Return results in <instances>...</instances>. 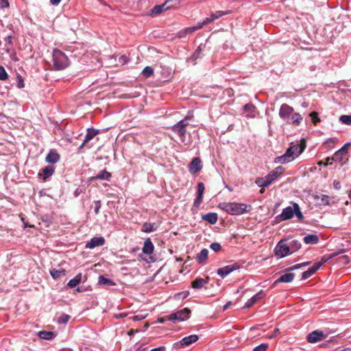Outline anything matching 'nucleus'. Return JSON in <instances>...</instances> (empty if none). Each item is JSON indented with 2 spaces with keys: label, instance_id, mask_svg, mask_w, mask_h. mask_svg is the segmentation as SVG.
<instances>
[{
  "label": "nucleus",
  "instance_id": "34",
  "mask_svg": "<svg viewBox=\"0 0 351 351\" xmlns=\"http://www.w3.org/2000/svg\"><path fill=\"white\" fill-rule=\"evenodd\" d=\"M38 335L40 339L45 340H51L55 337L53 332L45 330L40 331Z\"/></svg>",
  "mask_w": 351,
  "mask_h": 351
},
{
  "label": "nucleus",
  "instance_id": "8",
  "mask_svg": "<svg viewBox=\"0 0 351 351\" xmlns=\"http://www.w3.org/2000/svg\"><path fill=\"white\" fill-rule=\"evenodd\" d=\"M240 268V265L238 263H233L225 267L219 268L217 271V275L221 278H224L231 272L237 270Z\"/></svg>",
  "mask_w": 351,
  "mask_h": 351
},
{
  "label": "nucleus",
  "instance_id": "5",
  "mask_svg": "<svg viewBox=\"0 0 351 351\" xmlns=\"http://www.w3.org/2000/svg\"><path fill=\"white\" fill-rule=\"evenodd\" d=\"M190 119L191 117L189 115L186 116L183 119L173 125L171 128V130L176 133L180 138L184 137L186 133V128L189 125V120Z\"/></svg>",
  "mask_w": 351,
  "mask_h": 351
},
{
  "label": "nucleus",
  "instance_id": "48",
  "mask_svg": "<svg viewBox=\"0 0 351 351\" xmlns=\"http://www.w3.org/2000/svg\"><path fill=\"white\" fill-rule=\"evenodd\" d=\"M309 264H310V262H304V263H300V264H297V265H295L293 267L289 268L287 269V271H292V270H294V269H297L301 268L302 267L308 265Z\"/></svg>",
  "mask_w": 351,
  "mask_h": 351
},
{
  "label": "nucleus",
  "instance_id": "36",
  "mask_svg": "<svg viewBox=\"0 0 351 351\" xmlns=\"http://www.w3.org/2000/svg\"><path fill=\"white\" fill-rule=\"evenodd\" d=\"M98 282L100 285L112 286L114 285L115 283L110 279L104 277V276H99Z\"/></svg>",
  "mask_w": 351,
  "mask_h": 351
},
{
  "label": "nucleus",
  "instance_id": "11",
  "mask_svg": "<svg viewBox=\"0 0 351 351\" xmlns=\"http://www.w3.org/2000/svg\"><path fill=\"white\" fill-rule=\"evenodd\" d=\"M350 143H346L342 147L337 150L332 157V160L335 162H341L348 153V147Z\"/></svg>",
  "mask_w": 351,
  "mask_h": 351
},
{
  "label": "nucleus",
  "instance_id": "50",
  "mask_svg": "<svg viewBox=\"0 0 351 351\" xmlns=\"http://www.w3.org/2000/svg\"><path fill=\"white\" fill-rule=\"evenodd\" d=\"M205 187L203 182L198 183L197 185V194L199 195V196H203V193L204 191Z\"/></svg>",
  "mask_w": 351,
  "mask_h": 351
},
{
  "label": "nucleus",
  "instance_id": "15",
  "mask_svg": "<svg viewBox=\"0 0 351 351\" xmlns=\"http://www.w3.org/2000/svg\"><path fill=\"white\" fill-rule=\"evenodd\" d=\"M202 168V161L199 158H194L189 165V171L191 173L195 174Z\"/></svg>",
  "mask_w": 351,
  "mask_h": 351
},
{
  "label": "nucleus",
  "instance_id": "37",
  "mask_svg": "<svg viewBox=\"0 0 351 351\" xmlns=\"http://www.w3.org/2000/svg\"><path fill=\"white\" fill-rule=\"evenodd\" d=\"M205 25H203V21L198 23V24L195 26L189 27H186V32L188 33V34H191L193 33L194 32L202 29Z\"/></svg>",
  "mask_w": 351,
  "mask_h": 351
},
{
  "label": "nucleus",
  "instance_id": "29",
  "mask_svg": "<svg viewBox=\"0 0 351 351\" xmlns=\"http://www.w3.org/2000/svg\"><path fill=\"white\" fill-rule=\"evenodd\" d=\"M168 2L169 1H166L163 4L155 5L154 8L152 10V13L158 14L165 10H168L169 8V6L167 5Z\"/></svg>",
  "mask_w": 351,
  "mask_h": 351
},
{
  "label": "nucleus",
  "instance_id": "20",
  "mask_svg": "<svg viewBox=\"0 0 351 351\" xmlns=\"http://www.w3.org/2000/svg\"><path fill=\"white\" fill-rule=\"evenodd\" d=\"M143 252L144 254H151L153 253V251H154V245L151 241V239L149 238V239H147L145 241H144V244H143Z\"/></svg>",
  "mask_w": 351,
  "mask_h": 351
},
{
  "label": "nucleus",
  "instance_id": "14",
  "mask_svg": "<svg viewBox=\"0 0 351 351\" xmlns=\"http://www.w3.org/2000/svg\"><path fill=\"white\" fill-rule=\"evenodd\" d=\"M325 335L322 331L314 330L309 333L307 336V340L309 343H316L325 338Z\"/></svg>",
  "mask_w": 351,
  "mask_h": 351
},
{
  "label": "nucleus",
  "instance_id": "21",
  "mask_svg": "<svg viewBox=\"0 0 351 351\" xmlns=\"http://www.w3.org/2000/svg\"><path fill=\"white\" fill-rule=\"evenodd\" d=\"M295 277V274L288 272L283 275H282L278 280H276L274 284H277L278 282H291L293 280Z\"/></svg>",
  "mask_w": 351,
  "mask_h": 351
},
{
  "label": "nucleus",
  "instance_id": "41",
  "mask_svg": "<svg viewBox=\"0 0 351 351\" xmlns=\"http://www.w3.org/2000/svg\"><path fill=\"white\" fill-rule=\"evenodd\" d=\"M293 206L295 208V213H294V215L296 216L298 221H302L304 218V216L300 211V208L297 203H293Z\"/></svg>",
  "mask_w": 351,
  "mask_h": 351
},
{
  "label": "nucleus",
  "instance_id": "38",
  "mask_svg": "<svg viewBox=\"0 0 351 351\" xmlns=\"http://www.w3.org/2000/svg\"><path fill=\"white\" fill-rule=\"evenodd\" d=\"M202 53V49L201 47L199 46L190 58L191 60H193L194 64H196L195 60L201 57Z\"/></svg>",
  "mask_w": 351,
  "mask_h": 351
},
{
  "label": "nucleus",
  "instance_id": "2",
  "mask_svg": "<svg viewBox=\"0 0 351 351\" xmlns=\"http://www.w3.org/2000/svg\"><path fill=\"white\" fill-rule=\"evenodd\" d=\"M218 207L232 215H242L251 209L250 205L237 202H221Z\"/></svg>",
  "mask_w": 351,
  "mask_h": 351
},
{
  "label": "nucleus",
  "instance_id": "49",
  "mask_svg": "<svg viewBox=\"0 0 351 351\" xmlns=\"http://www.w3.org/2000/svg\"><path fill=\"white\" fill-rule=\"evenodd\" d=\"M268 348V344L267 343H261L257 346H256L253 351H266Z\"/></svg>",
  "mask_w": 351,
  "mask_h": 351
},
{
  "label": "nucleus",
  "instance_id": "30",
  "mask_svg": "<svg viewBox=\"0 0 351 351\" xmlns=\"http://www.w3.org/2000/svg\"><path fill=\"white\" fill-rule=\"evenodd\" d=\"M316 199L318 200V204L320 206H328L331 204L330 202V198L326 195H321L320 196H317Z\"/></svg>",
  "mask_w": 351,
  "mask_h": 351
},
{
  "label": "nucleus",
  "instance_id": "53",
  "mask_svg": "<svg viewBox=\"0 0 351 351\" xmlns=\"http://www.w3.org/2000/svg\"><path fill=\"white\" fill-rule=\"evenodd\" d=\"M346 252V250L345 249H341L338 252H333V253H331L329 254V258H332L339 254H343Z\"/></svg>",
  "mask_w": 351,
  "mask_h": 351
},
{
  "label": "nucleus",
  "instance_id": "12",
  "mask_svg": "<svg viewBox=\"0 0 351 351\" xmlns=\"http://www.w3.org/2000/svg\"><path fill=\"white\" fill-rule=\"evenodd\" d=\"M295 213V208L293 206H287L283 208L282 213L278 216L282 221H286L291 219Z\"/></svg>",
  "mask_w": 351,
  "mask_h": 351
},
{
  "label": "nucleus",
  "instance_id": "42",
  "mask_svg": "<svg viewBox=\"0 0 351 351\" xmlns=\"http://www.w3.org/2000/svg\"><path fill=\"white\" fill-rule=\"evenodd\" d=\"M64 274V269L58 270V269H53L50 271V274L54 279L59 278L61 276V274Z\"/></svg>",
  "mask_w": 351,
  "mask_h": 351
},
{
  "label": "nucleus",
  "instance_id": "3",
  "mask_svg": "<svg viewBox=\"0 0 351 351\" xmlns=\"http://www.w3.org/2000/svg\"><path fill=\"white\" fill-rule=\"evenodd\" d=\"M284 171L283 167H278L274 171H271L264 178H258L256 180L255 183L261 188L269 186L278 176H280Z\"/></svg>",
  "mask_w": 351,
  "mask_h": 351
},
{
  "label": "nucleus",
  "instance_id": "51",
  "mask_svg": "<svg viewBox=\"0 0 351 351\" xmlns=\"http://www.w3.org/2000/svg\"><path fill=\"white\" fill-rule=\"evenodd\" d=\"M17 87L19 88H22L25 86L23 79L21 75H18L17 77Z\"/></svg>",
  "mask_w": 351,
  "mask_h": 351
},
{
  "label": "nucleus",
  "instance_id": "10",
  "mask_svg": "<svg viewBox=\"0 0 351 351\" xmlns=\"http://www.w3.org/2000/svg\"><path fill=\"white\" fill-rule=\"evenodd\" d=\"M293 112V108L291 106L286 104H283L281 105L279 110V117L289 123L290 116Z\"/></svg>",
  "mask_w": 351,
  "mask_h": 351
},
{
  "label": "nucleus",
  "instance_id": "31",
  "mask_svg": "<svg viewBox=\"0 0 351 351\" xmlns=\"http://www.w3.org/2000/svg\"><path fill=\"white\" fill-rule=\"evenodd\" d=\"M289 250L291 252V254L298 251L299 249H300L302 245L300 242L298 240H293L289 242L288 244Z\"/></svg>",
  "mask_w": 351,
  "mask_h": 351
},
{
  "label": "nucleus",
  "instance_id": "28",
  "mask_svg": "<svg viewBox=\"0 0 351 351\" xmlns=\"http://www.w3.org/2000/svg\"><path fill=\"white\" fill-rule=\"evenodd\" d=\"M303 241L306 244L313 245L318 243L319 237L317 234H308L304 237Z\"/></svg>",
  "mask_w": 351,
  "mask_h": 351
},
{
  "label": "nucleus",
  "instance_id": "22",
  "mask_svg": "<svg viewBox=\"0 0 351 351\" xmlns=\"http://www.w3.org/2000/svg\"><path fill=\"white\" fill-rule=\"evenodd\" d=\"M263 294V291H261L254 295H253L250 299H249L245 304L243 308H247L251 307L254 304H255L258 300L261 298Z\"/></svg>",
  "mask_w": 351,
  "mask_h": 351
},
{
  "label": "nucleus",
  "instance_id": "44",
  "mask_svg": "<svg viewBox=\"0 0 351 351\" xmlns=\"http://www.w3.org/2000/svg\"><path fill=\"white\" fill-rule=\"evenodd\" d=\"M310 117L313 123L316 125L317 123L320 122V119L318 117V114L316 112H313L309 114Z\"/></svg>",
  "mask_w": 351,
  "mask_h": 351
},
{
  "label": "nucleus",
  "instance_id": "33",
  "mask_svg": "<svg viewBox=\"0 0 351 351\" xmlns=\"http://www.w3.org/2000/svg\"><path fill=\"white\" fill-rule=\"evenodd\" d=\"M158 226L156 223H145L143 225L142 230L145 232H154L157 229Z\"/></svg>",
  "mask_w": 351,
  "mask_h": 351
},
{
  "label": "nucleus",
  "instance_id": "1",
  "mask_svg": "<svg viewBox=\"0 0 351 351\" xmlns=\"http://www.w3.org/2000/svg\"><path fill=\"white\" fill-rule=\"evenodd\" d=\"M305 148L306 143L303 140L295 144L291 143L283 155L275 158V162L280 164L289 162L298 157Z\"/></svg>",
  "mask_w": 351,
  "mask_h": 351
},
{
  "label": "nucleus",
  "instance_id": "43",
  "mask_svg": "<svg viewBox=\"0 0 351 351\" xmlns=\"http://www.w3.org/2000/svg\"><path fill=\"white\" fill-rule=\"evenodd\" d=\"M142 74L145 77H149L150 76H152L154 74V70L150 66H146L143 69V70L142 71Z\"/></svg>",
  "mask_w": 351,
  "mask_h": 351
},
{
  "label": "nucleus",
  "instance_id": "63",
  "mask_svg": "<svg viewBox=\"0 0 351 351\" xmlns=\"http://www.w3.org/2000/svg\"><path fill=\"white\" fill-rule=\"evenodd\" d=\"M119 60H120V62L123 63V64L126 63L127 61H128L127 60V57L125 56H121Z\"/></svg>",
  "mask_w": 351,
  "mask_h": 351
},
{
  "label": "nucleus",
  "instance_id": "27",
  "mask_svg": "<svg viewBox=\"0 0 351 351\" xmlns=\"http://www.w3.org/2000/svg\"><path fill=\"white\" fill-rule=\"evenodd\" d=\"M208 250L207 249L202 250L196 256V261L199 264H203L208 258Z\"/></svg>",
  "mask_w": 351,
  "mask_h": 351
},
{
  "label": "nucleus",
  "instance_id": "13",
  "mask_svg": "<svg viewBox=\"0 0 351 351\" xmlns=\"http://www.w3.org/2000/svg\"><path fill=\"white\" fill-rule=\"evenodd\" d=\"M104 243L105 239L103 237H95L86 243L85 247L93 249L96 247L102 246Z\"/></svg>",
  "mask_w": 351,
  "mask_h": 351
},
{
  "label": "nucleus",
  "instance_id": "55",
  "mask_svg": "<svg viewBox=\"0 0 351 351\" xmlns=\"http://www.w3.org/2000/svg\"><path fill=\"white\" fill-rule=\"evenodd\" d=\"M186 35H188V33H186V29H184L178 33V37L180 38L186 37Z\"/></svg>",
  "mask_w": 351,
  "mask_h": 351
},
{
  "label": "nucleus",
  "instance_id": "26",
  "mask_svg": "<svg viewBox=\"0 0 351 351\" xmlns=\"http://www.w3.org/2000/svg\"><path fill=\"white\" fill-rule=\"evenodd\" d=\"M111 178V173L107 171L106 169L101 171L99 173L95 176L92 177V180H109Z\"/></svg>",
  "mask_w": 351,
  "mask_h": 351
},
{
  "label": "nucleus",
  "instance_id": "18",
  "mask_svg": "<svg viewBox=\"0 0 351 351\" xmlns=\"http://www.w3.org/2000/svg\"><path fill=\"white\" fill-rule=\"evenodd\" d=\"M99 130H95L93 128H88L87 130L85 138L84 139L83 143L80 146V148H82L83 146H84L87 143H88L90 141H91L97 134H99Z\"/></svg>",
  "mask_w": 351,
  "mask_h": 351
},
{
  "label": "nucleus",
  "instance_id": "7",
  "mask_svg": "<svg viewBox=\"0 0 351 351\" xmlns=\"http://www.w3.org/2000/svg\"><path fill=\"white\" fill-rule=\"evenodd\" d=\"M275 256L278 258H282L286 256L291 254L289 247L285 241H280L274 249Z\"/></svg>",
  "mask_w": 351,
  "mask_h": 351
},
{
  "label": "nucleus",
  "instance_id": "59",
  "mask_svg": "<svg viewBox=\"0 0 351 351\" xmlns=\"http://www.w3.org/2000/svg\"><path fill=\"white\" fill-rule=\"evenodd\" d=\"M9 6V3L7 0H2L1 3V8H8Z\"/></svg>",
  "mask_w": 351,
  "mask_h": 351
},
{
  "label": "nucleus",
  "instance_id": "24",
  "mask_svg": "<svg viewBox=\"0 0 351 351\" xmlns=\"http://www.w3.org/2000/svg\"><path fill=\"white\" fill-rule=\"evenodd\" d=\"M202 219L209 222L211 224L217 223L218 219L217 214L215 213H209L202 216Z\"/></svg>",
  "mask_w": 351,
  "mask_h": 351
},
{
  "label": "nucleus",
  "instance_id": "60",
  "mask_svg": "<svg viewBox=\"0 0 351 351\" xmlns=\"http://www.w3.org/2000/svg\"><path fill=\"white\" fill-rule=\"evenodd\" d=\"M166 348L164 346H160L158 348H155L149 351H165Z\"/></svg>",
  "mask_w": 351,
  "mask_h": 351
},
{
  "label": "nucleus",
  "instance_id": "57",
  "mask_svg": "<svg viewBox=\"0 0 351 351\" xmlns=\"http://www.w3.org/2000/svg\"><path fill=\"white\" fill-rule=\"evenodd\" d=\"M330 259V258H329V256H328V257L323 256V257L322 258L321 261H319V262H316V263H317V264H321V266H322L323 264H324V263H326V262H328Z\"/></svg>",
  "mask_w": 351,
  "mask_h": 351
},
{
  "label": "nucleus",
  "instance_id": "35",
  "mask_svg": "<svg viewBox=\"0 0 351 351\" xmlns=\"http://www.w3.org/2000/svg\"><path fill=\"white\" fill-rule=\"evenodd\" d=\"M302 120V117L300 114L295 112L292 114V117L291 118V123L299 125H300Z\"/></svg>",
  "mask_w": 351,
  "mask_h": 351
},
{
  "label": "nucleus",
  "instance_id": "62",
  "mask_svg": "<svg viewBox=\"0 0 351 351\" xmlns=\"http://www.w3.org/2000/svg\"><path fill=\"white\" fill-rule=\"evenodd\" d=\"M61 0H50V3L52 5H58L60 3Z\"/></svg>",
  "mask_w": 351,
  "mask_h": 351
},
{
  "label": "nucleus",
  "instance_id": "40",
  "mask_svg": "<svg viewBox=\"0 0 351 351\" xmlns=\"http://www.w3.org/2000/svg\"><path fill=\"white\" fill-rule=\"evenodd\" d=\"M71 317L69 315L62 313L58 318V323L60 324H66L69 321Z\"/></svg>",
  "mask_w": 351,
  "mask_h": 351
},
{
  "label": "nucleus",
  "instance_id": "61",
  "mask_svg": "<svg viewBox=\"0 0 351 351\" xmlns=\"http://www.w3.org/2000/svg\"><path fill=\"white\" fill-rule=\"evenodd\" d=\"M279 332V329L278 328H275L274 332L272 335H269L268 337L269 339H272V338H274L276 336V334Z\"/></svg>",
  "mask_w": 351,
  "mask_h": 351
},
{
  "label": "nucleus",
  "instance_id": "4",
  "mask_svg": "<svg viewBox=\"0 0 351 351\" xmlns=\"http://www.w3.org/2000/svg\"><path fill=\"white\" fill-rule=\"evenodd\" d=\"M53 68L59 71L66 68L69 65L67 56L60 50L54 49L53 51Z\"/></svg>",
  "mask_w": 351,
  "mask_h": 351
},
{
  "label": "nucleus",
  "instance_id": "17",
  "mask_svg": "<svg viewBox=\"0 0 351 351\" xmlns=\"http://www.w3.org/2000/svg\"><path fill=\"white\" fill-rule=\"evenodd\" d=\"M243 112L247 117L254 118L257 114V110L252 104H247L243 106Z\"/></svg>",
  "mask_w": 351,
  "mask_h": 351
},
{
  "label": "nucleus",
  "instance_id": "23",
  "mask_svg": "<svg viewBox=\"0 0 351 351\" xmlns=\"http://www.w3.org/2000/svg\"><path fill=\"white\" fill-rule=\"evenodd\" d=\"M60 160V156L59 154L54 152L51 150L48 154L46 156L45 160L46 162L49 163H56Z\"/></svg>",
  "mask_w": 351,
  "mask_h": 351
},
{
  "label": "nucleus",
  "instance_id": "19",
  "mask_svg": "<svg viewBox=\"0 0 351 351\" xmlns=\"http://www.w3.org/2000/svg\"><path fill=\"white\" fill-rule=\"evenodd\" d=\"M55 171V168L51 165H48L43 168L38 173V176H43V179L46 180L47 178L51 177Z\"/></svg>",
  "mask_w": 351,
  "mask_h": 351
},
{
  "label": "nucleus",
  "instance_id": "45",
  "mask_svg": "<svg viewBox=\"0 0 351 351\" xmlns=\"http://www.w3.org/2000/svg\"><path fill=\"white\" fill-rule=\"evenodd\" d=\"M320 267L321 264H317V263H315L313 265L308 269L310 275H313L320 268Z\"/></svg>",
  "mask_w": 351,
  "mask_h": 351
},
{
  "label": "nucleus",
  "instance_id": "56",
  "mask_svg": "<svg viewBox=\"0 0 351 351\" xmlns=\"http://www.w3.org/2000/svg\"><path fill=\"white\" fill-rule=\"evenodd\" d=\"M312 275H310V273L308 270H306V271H304L302 274V280H305V279H307L308 278H310Z\"/></svg>",
  "mask_w": 351,
  "mask_h": 351
},
{
  "label": "nucleus",
  "instance_id": "54",
  "mask_svg": "<svg viewBox=\"0 0 351 351\" xmlns=\"http://www.w3.org/2000/svg\"><path fill=\"white\" fill-rule=\"evenodd\" d=\"M202 197H203V196H199V195H197L196 199H195V202H194L195 206L198 207L199 206V204L202 202Z\"/></svg>",
  "mask_w": 351,
  "mask_h": 351
},
{
  "label": "nucleus",
  "instance_id": "58",
  "mask_svg": "<svg viewBox=\"0 0 351 351\" xmlns=\"http://www.w3.org/2000/svg\"><path fill=\"white\" fill-rule=\"evenodd\" d=\"M333 186L336 190H339L341 189V184L339 181L335 180L333 182Z\"/></svg>",
  "mask_w": 351,
  "mask_h": 351
},
{
  "label": "nucleus",
  "instance_id": "39",
  "mask_svg": "<svg viewBox=\"0 0 351 351\" xmlns=\"http://www.w3.org/2000/svg\"><path fill=\"white\" fill-rule=\"evenodd\" d=\"M339 119L342 123H343L345 125H351V114L341 115L339 117Z\"/></svg>",
  "mask_w": 351,
  "mask_h": 351
},
{
  "label": "nucleus",
  "instance_id": "32",
  "mask_svg": "<svg viewBox=\"0 0 351 351\" xmlns=\"http://www.w3.org/2000/svg\"><path fill=\"white\" fill-rule=\"evenodd\" d=\"M82 274H78L73 278L69 281L67 285L71 288L75 287L82 281Z\"/></svg>",
  "mask_w": 351,
  "mask_h": 351
},
{
  "label": "nucleus",
  "instance_id": "46",
  "mask_svg": "<svg viewBox=\"0 0 351 351\" xmlns=\"http://www.w3.org/2000/svg\"><path fill=\"white\" fill-rule=\"evenodd\" d=\"M8 77V75L5 70L4 67L0 66V80H5Z\"/></svg>",
  "mask_w": 351,
  "mask_h": 351
},
{
  "label": "nucleus",
  "instance_id": "47",
  "mask_svg": "<svg viewBox=\"0 0 351 351\" xmlns=\"http://www.w3.org/2000/svg\"><path fill=\"white\" fill-rule=\"evenodd\" d=\"M210 248L215 252H218L221 250V246L219 243L215 242L210 245Z\"/></svg>",
  "mask_w": 351,
  "mask_h": 351
},
{
  "label": "nucleus",
  "instance_id": "6",
  "mask_svg": "<svg viewBox=\"0 0 351 351\" xmlns=\"http://www.w3.org/2000/svg\"><path fill=\"white\" fill-rule=\"evenodd\" d=\"M191 311L188 308L179 310L175 313L170 314L168 316V321L173 322H183L188 319L190 317Z\"/></svg>",
  "mask_w": 351,
  "mask_h": 351
},
{
  "label": "nucleus",
  "instance_id": "9",
  "mask_svg": "<svg viewBox=\"0 0 351 351\" xmlns=\"http://www.w3.org/2000/svg\"><path fill=\"white\" fill-rule=\"evenodd\" d=\"M199 339V337L197 335H191L187 337H184L178 342L174 344V347L176 348H180L184 346H189L193 343H195Z\"/></svg>",
  "mask_w": 351,
  "mask_h": 351
},
{
  "label": "nucleus",
  "instance_id": "64",
  "mask_svg": "<svg viewBox=\"0 0 351 351\" xmlns=\"http://www.w3.org/2000/svg\"><path fill=\"white\" fill-rule=\"evenodd\" d=\"M81 192H82V190H81V189H80L78 188V189H77L75 191V192H74V195H75V197H77V196L80 194V193H81Z\"/></svg>",
  "mask_w": 351,
  "mask_h": 351
},
{
  "label": "nucleus",
  "instance_id": "16",
  "mask_svg": "<svg viewBox=\"0 0 351 351\" xmlns=\"http://www.w3.org/2000/svg\"><path fill=\"white\" fill-rule=\"evenodd\" d=\"M230 11H227V12H224V11H217L214 13H212L210 14V17H207L206 18L204 21H203V25H208V23H210L211 22L214 21L216 19H219L220 17L224 16V15H226L228 14H230Z\"/></svg>",
  "mask_w": 351,
  "mask_h": 351
},
{
  "label": "nucleus",
  "instance_id": "25",
  "mask_svg": "<svg viewBox=\"0 0 351 351\" xmlns=\"http://www.w3.org/2000/svg\"><path fill=\"white\" fill-rule=\"evenodd\" d=\"M208 282V278L206 280L201 278H198L192 282L191 286L194 289H201L205 285H206Z\"/></svg>",
  "mask_w": 351,
  "mask_h": 351
},
{
  "label": "nucleus",
  "instance_id": "52",
  "mask_svg": "<svg viewBox=\"0 0 351 351\" xmlns=\"http://www.w3.org/2000/svg\"><path fill=\"white\" fill-rule=\"evenodd\" d=\"M94 204H95V206H94L95 213V215H98L99 213V209L101 208V202L99 200L95 201Z\"/></svg>",
  "mask_w": 351,
  "mask_h": 351
}]
</instances>
